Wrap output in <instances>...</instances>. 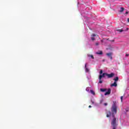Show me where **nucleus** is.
<instances>
[{"mask_svg":"<svg viewBox=\"0 0 129 129\" xmlns=\"http://www.w3.org/2000/svg\"><path fill=\"white\" fill-rule=\"evenodd\" d=\"M118 31H119V32H120V33H121V32H123V30H120V29L118 30Z\"/></svg>","mask_w":129,"mask_h":129,"instance_id":"obj_19","label":"nucleus"},{"mask_svg":"<svg viewBox=\"0 0 129 129\" xmlns=\"http://www.w3.org/2000/svg\"><path fill=\"white\" fill-rule=\"evenodd\" d=\"M104 105H105V106H106V105H107V103H104Z\"/></svg>","mask_w":129,"mask_h":129,"instance_id":"obj_22","label":"nucleus"},{"mask_svg":"<svg viewBox=\"0 0 129 129\" xmlns=\"http://www.w3.org/2000/svg\"><path fill=\"white\" fill-rule=\"evenodd\" d=\"M125 15H127V14H128V12H126L125 13Z\"/></svg>","mask_w":129,"mask_h":129,"instance_id":"obj_23","label":"nucleus"},{"mask_svg":"<svg viewBox=\"0 0 129 129\" xmlns=\"http://www.w3.org/2000/svg\"><path fill=\"white\" fill-rule=\"evenodd\" d=\"M86 90H87H87H88V89H87V88L86 89Z\"/></svg>","mask_w":129,"mask_h":129,"instance_id":"obj_30","label":"nucleus"},{"mask_svg":"<svg viewBox=\"0 0 129 129\" xmlns=\"http://www.w3.org/2000/svg\"><path fill=\"white\" fill-rule=\"evenodd\" d=\"M105 76H107V73H103L102 75H100L99 76V80H101V78H103Z\"/></svg>","mask_w":129,"mask_h":129,"instance_id":"obj_3","label":"nucleus"},{"mask_svg":"<svg viewBox=\"0 0 129 129\" xmlns=\"http://www.w3.org/2000/svg\"><path fill=\"white\" fill-rule=\"evenodd\" d=\"M106 55L108 57H110V59H111V60H112V56H111V55H112V53L111 52L108 53H106Z\"/></svg>","mask_w":129,"mask_h":129,"instance_id":"obj_8","label":"nucleus"},{"mask_svg":"<svg viewBox=\"0 0 129 129\" xmlns=\"http://www.w3.org/2000/svg\"><path fill=\"white\" fill-rule=\"evenodd\" d=\"M111 111L112 112V117H114V114L117 113V106H116V101H113V104L111 108Z\"/></svg>","mask_w":129,"mask_h":129,"instance_id":"obj_1","label":"nucleus"},{"mask_svg":"<svg viewBox=\"0 0 129 129\" xmlns=\"http://www.w3.org/2000/svg\"><path fill=\"white\" fill-rule=\"evenodd\" d=\"M114 80V82H116V81H118V77H116L115 79H113Z\"/></svg>","mask_w":129,"mask_h":129,"instance_id":"obj_13","label":"nucleus"},{"mask_svg":"<svg viewBox=\"0 0 129 129\" xmlns=\"http://www.w3.org/2000/svg\"><path fill=\"white\" fill-rule=\"evenodd\" d=\"M113 76H114V73H112L111 74H107V77H108V78H112V77H113Z\"/></svg>","mask_w":129,"mask_h":129,"instance_id":"obj_4","label":"nucleus"},{"mask_svg":"<svg viewBox=\"0 0 129 129\" xmlns=\"http://www.w3.org/2000/svg\"><path fill=\"white\" fill-rule=\"evenodd\" d=\"M113 86H114V87H116V86H117V84H116V82H114V83L111 84V87H113Z\"/></svg>","mask_w":129,"mask_h":129,"instance_id":"obj_10","label":"nucleus"},{"mask_svg":"<svg viewBox=\"0 0 129 129\" xmlns=\"http://www.w3.org/2000/svg\"><path fill=\"white\" fill-rule=\"evenodd\" d=\"M85 72H89V69L88 68H87V63L85 64Z\"/></svg>","mask_w":129,"mask_h":129,"instance_id":"obj_11","label":"nucleus"},{"mask_svg":"<svg viewBox=\"0 0 129 129\" xmlns=\"http://www.w3.org/2000/svg\"><path fill=\"white\" fill-rule=\"evenodd\" d=\"M123 11H124V8L123 7H121L120 8V10L118 11V12L120 13V14H121L123 13Z\"/></svg>","mask_w":129,"mask_h":129,"instance_id":"obj_9","label":"nucleus"},{"mask_svg":"<svg viewBox=\"0 0 129 129\" xmlns=\"http://www.w3.org/2000/svg\"><path fill=\"white\" fill-rule=\"evenodd\" d=\"M122 98H123V96H122L120 97V99H121V102H122Z\"/></svg>","mask_w":129,"mask_h":129,"instance_id":"obj_17","label":"nucleus"},{"mask_svg":"<svg viewBox=\"0 0 129 129\" xmlns=\"http://www.w3.org/2000/svg\"><path fill=\"white\" fill-rule=\"evenodd\" d=\"M90 92H91V93L92 94H93V95H95V92H94V91H93V90H92L90 91Z\"/></svg>","mask_w":129,"mask_h":129,"instance_id":"obj_16","label":"nucleus"},{"mask_svg":"<svg viewBox=\"0 0 129 129\" xmlns=\"http://www.w3.org/2000/svg\"><path fill=\"white\" fill-rule=\"evenodd\" d=\"M127 22L129 23V18L127 19Z\"/></svg>","mask_w":129,"mask_h":129,"instance_id":"obj_27","label":"nucleus"},{"mask_svg":"<svg viewBox=\"0 0 129 129\" xmlns=\"http://www.w3.org/2000/svg\"><path fill=\"white\" fill-rule=\"evenodd\" d=\"M106 90H107V89H103V88L100 89V91H101L102 92H104L106 91Z\"/></svg>","mask_w":129,"mask_h":129,"instance_id":"obj_12","label":"nucleus"},{"mask_svg":"<svg viewBox=\"0 0 129 129\" xmlns=\"http://www.w3.org/2000/svg\"><path fill=\"white\" fill-rule=\"evenodd\" d=\"M125 56H126V57H127L128 56H129V54H126Z\"/></svg>","mask_w":129,"mask_h":129,"instance_id":"obj_24","label":"nucleus"},{"mask_svg":"<svg viewBox=\"0 0 129 129\" xmlns=\"http://www.w3.org/2000/svg\"><path fill=\"white\" fill-rule=\"evenodd\" d=\"M112 42H114V40H112Z\"/></svg>","mask_w":129,"mask_h":129,"instance_id":"obj_28","label":"nucleus"},{"mask_svg":"<svg viewBox=\"0 0 129 129\" xmlns=\"http://www.w3.org/2000/svg\"><path fill=\"white\" fill-rule=\"evenodd\" d=\"M112 117L113 119L111 122V124L113 126L112 129H116V126H117V124L116 123V118H115V116Z\"/></svg>","mask_w":129,"mask_h":129,"instance_id":"obj_2","label":"nucleus"},{"mask_svg":"<svg viewBox=\"0 0 129 129\" xmlns=\"http://www.w3.org/2000/svg\"><path fill=\"white\" fill-rule=\"evenodd\" d=\"M111 115L112 114L109 110L106 112V117H110Z\"/></svg>","mask_w":129,"mask_h":129,"instance_id":"obj_5","label":"nucleus"},{"mask_svg":"<svg viewBox=\"0 0 129 129\" xmlns=\"http://www.w3.org/2000/svg\"><path fill=\"white\" fill-rule=\"evenodd\" d=\"M92 104H94V102L93 101H91Z\"/></svg>","mask_w":129,"mask_h":129,"instance_id":"obj_25","label":"nucleus"},{"mask_svg":"<svg viewBox=\"0 0 129 129\" xmlns=\"http://www.w3.org/2000/svg\"><path fill=\"white\" fill-rule=\"evenodd\" d=\"M89 108H91V105H89Z\"/></svg>","mask_w":129,"mask_h":129,"instance_id":"obj_26","label":"nucleus"},{"mask_svg":"<svg viewBox=\"0 0 129 129\" xmlns=\"http://www.w3.org/2000/svg\"><path fill=\"white\" fill-rule=\"evenodd\" d=\"M98 45H99V43L96 42V46H98Z\"/></svg>","mask_w":129,"mask_h":129,"instance_id":"obj_21","label":"nucleus"},{"mask_svg":"<svg viewBox=\"0 0 129 129\" xmlns=\"http://www.w3.org/2000/svg\"><path fill=\"white\" fill-rule=\"evenodd\" d=\"M103 72V71H102V70H101V71H100V75H101V74H102Z\"/></svg>","mask_w":129,"mask_h":129,"instance_id":"obj_18","label":"nucleus"},{"mask_svg":"<svg viewBox=\"0 0 129 129\" xmlns=\"http://www.w3.org/2000/svg\"><path fill=\"white\" fill-rule=\"evenodd\" d=\"M110 92H111V90L110 89H108V91L104 94V95H109V94H110Z\"/></svg>","mask_w":129,"mask_h":129,"instance_id":"obj_6","label":"nucleus"},{"mask_svg":"<svg viewBox=\"0 0 129 129\" xmlns=\"http://www.w3.org/2000/svg\"><path fill=\"white\" fill-rule=\"evenodd\" d=\"M96 36V34H93L91 36V39L92 40V41H94L95 40V38H94V37Z\"/></svg>","mask_w":129,"mask_h":129,"instance_id":"obj_7","label":"nucleus"},{"mask_svg":"<svg viewBox=\"0 0 129 129\" xmlns=\"http://www.w3.org/2000/svg\"><path fill=\"white\" fill-rule=\"evenodd\" d=\"M96 54H97L98 55H102V51H100L99 52H96Z\"/></svg>","mask_w":129,"mask_h":129,"instance_id":"obj_15","label":"nucleus"},{"mask_svg":"<svg viewBox=\"0 0 129 129\" xmlns=\"http://www.w3.org/2000/svg\"><path fill=\"white\" fill-rule=\"evenodd\" d=\"M88 57H91V58H92V59H94V56H93V55L88 54Z\"/></svg>","mask_w":129,"mask_h":129,"instance_id":"obj_14","label":"nucleus"},{"mask_svg":"<svg viewBox=\"0 0 129 129\" xmlns=\"http://www.w3.org/2000/svg\"><path fill=\"white\" fill-rule=\"evenodd\" d=\"M86 90H87H87H88V89H87V88L86 89Z\"/></svg>","mask_w":129,"mask_h":129,"instance_id":"obj_29","label":"nucleus"},{"mask_svg":"<svg viewBox=\"0 0 129 129\" xmlns=\"http://www.w3.org/2000/svg\"><path fill=\"white\" fill-rule=\"evenodd\" d=\"M99 83H100V84L102 83V81H101V80H99Z\"/></svg>","mask_w":129,"mask_h":129,"instance_id":"obj_20","label":"nucleus"}]
</instances>
